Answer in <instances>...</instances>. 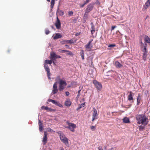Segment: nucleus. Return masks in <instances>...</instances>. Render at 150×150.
Masks as SVG:
<instances>
[{"label":"nucleus","instance_id":"f257e3e1","mask_svg":"<svg viewBox=\"0 0 150 150\" xmlns=\"http://www.w3.org/2000/svg\"><path fill=\"white\" fill-rule=\"evenodd\" d=\"M136 118L137 121V124H142L144 126L147 125L149 122L148 121V118L144 114L139 115H137Z\"/></svg>","mask_w":150,"mask_h":150},{"label":"nucleus","instance_id":"f03ea898","mask_svg":"<svg viewBox=\"0 0 150 150\" xmlns=\"http://www.w3.org/2000/svg\"><path fill=\"white\" fill-rule=\"evenodd\" d=\"M61 141L66 145L68 144V139L65 137V135L61 132L59 131L58 132Z\"/></svg>","mask_w":150,"mask_h":150},{"label":"nucleus","instance_id":"7ed1b4c3","mask_svg":"<svg viewBox=\"0 0 150 150\" xmlns=\"http://www.w3.org/2000/svg\"><path fill=\"white\" fill-rule=\"evenodd\" d=\"M66 123L68 126H65V127L66 128L69 129L72 132H74L75 129L76 127V125L73 123L70 122L68 121H67L66 122Z\"/></svg>","mask_w":150,"mask_h":150},{"label":"nucleus","instance_id":"20e7f679","mask_svg":"<svg viewBox=\"0 0 150 150\" xmlns=\"http://www.w3.org/2000/svg\"><path fill=\"white\" fill-rule=\"evenodd\" d=\"M59 84V91H62L66 87L67 84L65 81L60 80V81L58 82Z\"/></svg>","mask_w":150,"mask_h":150},{"label":"nucleus","instance_id":"39448f33","mask_svg":"<svg viewBox=\"0 0 150 150\" xmlns=\"http://www.w3.org/2000/svg\"><path fill=\"white\" fill-rule=\"evenodd\" d=\"M93 83L98 92L101 90L102 88V86L100 82L95 80L93 81Z\"/></svg>","mask_w":150,"mask_h":150},{"label":"nucleus","instance_id":"423d86ee","mask_svg":"<svg viewBox=\"0 0 150 150\" xmlns=\"http://www.w3.org/2000/svg\"><path fill=\"white\" fill-rule=\"evenodd\" d=\"M147 44L145 42L144 45V43L142 42V40L140 42V46L141 48H143V49L142 50V51L144 53V55H145L147 53Z\"/></svg>","mask_w":150,"mask_h":150},{"label":"nucleus","instance_id":"0eeeda50","mask_svg":"<svg viewBox=\"0 0 150 150\" xmlns=\"http://www.w3.org/2000/svg\"><path fill=\"white\" fill-rule=\"evenodd\" d=\"M57 82H56L54 83L53 85V89L52 90V93L54 94H56L58 91L59 89H58L57 88Z\"/></svg>","mask_w":150,"mask_h":150},{"label":"nucleus","instance_id":"6e6552de","mask_svg":"<svg viewBox=\"0 0 150 150\" xmlns=\"http://www.w3.org/2000/svg\"><path fill=\"white\" fill-rule=\"evenodd\" d=\"M93 112L92 115V121H93L97 119L98 117V113L97 110L95 108H93Z\"/></svg>","mask_w":150,"mask_h":150},{"label":"nucleus","instance_id":"1a4fd4ad","mask_svg":"<svg viewBox=\"0 0 150 150\" xmlns=\"http://www.w3.org/2000/svg\"><path fill=\"white\" fill-rule=\"evenodd\" d=\"M92 41V40L90 41L85 46V47L87 51H90L91 50L92 47V45L91 44V43Z\"/></svg>","mask_w":150,"mask_h":150},{"label":"nucleus","instance_id":"9d476101","mask_svg":"<svg viewBox=\"0 0 150 150\" xmlns=\"http://www.w3.org/2000/svg\"><path fill=\"white\" fill-rule=\"evenodd\" d=\"M150 6V0H147L145 4L143 5L142 11H145Z\"/></svg>","mask_w":150,"mask_h":150},{"label":"nucleus","instance_id":"9b49d317","mask_svg":"<svg viewBox=\"0 0 150 150\" xmlns=\"http://www.w3.org/2000/svg\"><path fill=\"white\" fill-rule=\"evenodd\" d=\"M134 93L131 91L129 92V94L127 96L128 100L131 103H133L134 102L133 101V95Z\"/></svg>","mask_w":150,"mask_h":150},{"label":"nucleus","instance_id":"f8f14e48","mask_svg":"<svg viewBox=\"0 0 150 150\" xmlns=\"http://www.w3.org/2000/svg\"><path fill=\"white\" fill-rule=\"evenodd\" d=\"M57 28L58 29H60L61 28V23L59 20L57 18V20L55 24Z\"/></svg>","mask_w":150,"mask_h":150},{"label":"nucleus","instance_id":"ddd939ff","mask_svg":"<svg viewBox=\"0 0 150 150\" xmlns=\"http://www.w3.org/2000/svg\"><path fill=\"white\" fill-rule=\"evenodd\" d=\"M93 7V5L91 4H90L89 5L87 6V7L86 8V13H88L89 12L91 11Z\"/></svg>","mask_w":150,"mask_h":150},{"label":"nucleus","instance_id":"4468645a","mask_svg":"<svg viewBox=\"0 0 150 150\" xmlns=\"http://www.w3.org/2000/svg\"><path fill=\"white\" fill-rule=\"evenodd\" d=\"M47 133L46 132H45L44 133V137L42 140V142H43L44 144H45L47 142Z\"/></svg>","mask_w":150,"mask_h":150},{"label":"nucleus","instance_id":"2eb2a0df","mask_svg":"<svg viewBox=\"0 0 150 150\" xmlns=\"http://www.w3.org/2000/svg\"><path fill=\"white\" fill-rule=\"evenodd\" d=\"M56 54L54 52H52L50 53V59L51 60L55 59Z\"/></svg>","mask_w":150,"mask_h":150},{"label":"nucleus","instance_id":"dca6fc26","mask_svg":"<svg viewBox=\"0 0 150 150\" xmlns=\"http://www.w3.org/2000/svg\"><path fill=\"white\" fill-rule=\"evenodd\" d=\"M39 130L40 132H42L43 129L42 123L40 120H39L38 122Z\"/></svg>","mask_w":150,"mask_h":150},{"label":"nucleus","instance_id":"f3484780","mask_svg":"<svg viewBox=\"0 0 150 150\" xmlns=\"http://www.w3.org/2000/svg\"><path fill=\"white\" fill-rule=\"evenodd\" d=\"M115 66L117 68H120L122 66V65L118 61H117L115 62Z\"/></svg>","mask_w":150,"mask_h":150},{"label":"nucleus","instance_id":"a211bd4d","mask_svg":"<svg viewBox=\"0 0 150 150\" xmlns=\"http://www.w3.org/2000/svg\"><path fill=\"white\" fill-rule=\"evenodd\" d=\"M62 35L60 33H56L53 39L54 40L60 38L62 37Z\"/></svg>","mask_w":150,"mask_h":150},{"label":"nucleus","instance_id":"6ab92c4d","mask_svg":"<svg viewBox=\"0 0 150 150\" xmlns=\"http://www.w3.org/2000/svg\"><path fill=\"white\" fill-rule=\"evenodd\" d=\"M62 43L63 44L66 43H74L73 40H64L62 42Z\"/></svg>","mask_w":150,"mask_h":150},{"label":"nucleus","instance_id":"aec40b11","mask_svg":"<svg viewBox=\"0 0 150 150\" xmlns=\"http://www.w3.org/2000/svg\"><path fill=\"white\" fill-rule=\"evenodd\" d=\"M123 122L126 123H128L130 122L129 119L127 117H125L123 119Z\"/></svg>","mask_w":150,"mask_h":150},{"label":"nucleus","instance_id":"412c9836","mask_svg":"<svg viewBox=\"0 0 150 150\" xmlns=\"http://www.w3.org/2000/svg\"><path fill=\"white\" fill-rule=\"evenodd\" d=\"M141 99V94L139 93L137 98V105H139L140 103Z\"/></svg>","mask_w":150,"mask_h":150},{"label":"nucleus","instance_id":"4be33fe9","mask_svg":"<svg viewBox=\"0 0 150 150\" xmlns=\"http://www.w3.org/2000/svg\"><path fill=\"white\" fill-rule=\"evenodd\" d=\"M144 40L145 43H148L150 41V38L148 36L145 35L144 38Z\"/></svg>","mask_w":150,"mask_h":150},{"label":"nucleus","instance_id":"5701e85b","mask_svg":"<svg viewBox=\"0 0 150 150\" xmlns=\"http://www.w3.org/2000/svg\"><path fill=\"white\" fill-rule=\"evenodd\" d=\"M91 24H92L91 27V32L92 34H93V33H94L95 32V29L94 26L93 24V23H92Z\"/></svg>","mask_w":150,"mask_h":150},{"label":"nucleus","instance_id":"b1692460","mask_svg":"<svg viewBox=\"0 0 150 150\" xmlns=\"http://www.w3.org/2000/svg\"><path fill=\"white\" fill-rule=\"evenodd\" d=\"M65 105L68 107L70 106L71 105V103L70 101L67 100L65 102Z\"/></svg>","mask_w":150,"mask_h":150},{"label":"nucleus","instance_id":"393cba45","mask_svg":"<svg viewBox=\"0 0 150 150\" xmlns=\"http://www.w3.org/2000/svg\"><path fill=\"white\" fill-rule=\"evenodd\" d=\"M44 67L45 68V69L46 71L47 72L50 71V69L49 67H48V66L47 64H44Z\"/></svg>","mask_w":150,"mask_h":150},{"label":"nucleus","instance_id":"a878e982","mask_svg":"<svg viewBox=\"0 0 150 150\" xmlns=\"http://www.w3.org/2000/svg\"><path fill=\"white\" fill-rule=\"evenodd\" d=\"M80 54L81 56L82 59L83 60L84 59V53L83 50H81L80 52Z\"/></svg>","mask_w":150,"mask_h":150},{"label":"nucleus","instance_id":"bb28decb","mask_svg":"<svg viewBox=\"0 0 150 150\" xmlns=\"http://www.w3.org/2000/svg\"><path fill=\"white\" fill-rule=\"evenodd\" d=\"M52 63V60H46L45 61L44 64H51Z\"/></svg>","mask_w":150,"mask_h":150},{"label":"nucleus","instance_id":"cd10ccee","mask_svg":"<svg viewBox=\"0 0 150 150\" xmlns=\"http://www.w3.org/2000/svg\"><path fill=\"white\" fill-rule=\"evenodd\" d=\"M63 80L61 79L60 78V76H57L56 79L55 80L58 83L59 81H60V80Z\"/></svg>","mask_w":150,"mask_h":150},{"label":"nucleus","instance_id":"c85d7f7f","mask_svg":"<svg viewBox=\"0 0 150 150\" xmlns=\"http://www.w3.org/2000/svg\"><path fill=\"white\" fill-rule=\"evenodd\" d=\"M49 102H52L53 104L55 105L57 101L52 100V99H48V100Z\"/></svg>","mask_w":150,"mask_h":150},{"label":"nucleus","instance_id":"c756f323","mask_svg":"<svg viewBox=\"0 0 150 150\" xmlns=\"http://www.w3.org/2000/svg\"><path fill=\"white\" fill-rule=\"evenodd\" d=\"M85 106V103L81 104L79 106L77 110H79V109H81V108L84 107Z\"/></svg>","mask_w":150,"mask_h":150},{"label":"nucleus","instance_id":"7c9ffc66","mask_svg":"<svg viewBox=\"0 0 150 150\" xmlns=\"http://www.w3.org/2000/svg\"><path fill=\"white\" fill-rule=\"evenodd\" d=\"M55 105L59 106L60 107H62V105L59 102L57 101Z\"/></svg>","mask_w":150,"mask_h":150},{"label":"nucleus","instance_id":"2f4dec72","mask_svg":"<svg viewBox=\"0 0 150 150\" xmlns=\"http://www.w3.org/2000/svg\"><path fill=\"white\" fill-rule=\"evenodd\" d=\"M55 105L59 106L60 107H62V105L59 102L57 101Z\"/></svg>","mask_w":150,"mask_h":150},{"label":"nucleus","instance_id":"473e14b6","mask_svg":"<svg viewBox=\"0 0 150 150\" xmlns=\"http://www.w3.org/2000/svg\"><path fill=\"white\" fill-rule=\"evenodd\" d=\"M144 129V127L142 125H140L139 126V131H143Z\"/></svg>","mask_w":150,"mask_h":150},{"label":"nucleus","instance_id":"72a5a7b5","mask_svg":"<svg viewBox=\"0 0 150 150\" xmlns=\"http://www.w3.org/2000/svg\"><path fill=\"white\" fill-rule=\"evenodd\" d=\"M41 109L42 110L44 109L47 110H49V108L47 107L44 106H43L41 107Z\"/></svg>","mask_w":150,"mask_h":150},{"label":"nucleus","instance_id":"f704fd0d","mask_svg":"<svg viewBox=\"0 0 150 150\" xmlns=\"http://www.w3.org/2000/svg\"><path fill=\"white\" fill-rule=\"evenodd\" d=\"M54 1H51V5H50V7L52 9L53 8L54 5Z\"/></svg>","mask_w":150,"mask_h":150},{"label":"nucleus","instance_id":"c9c22d12","mask_svg":"<svg viewBox=\"0 0 150 150\" xmlns=\"http://www.w3.org/2000/svg\"><path fill=\"white\" fill-rule=\"evenodd\" d=\"M68 15L69 16L73 15V12L72 11H69L68 12Z\"/></svg>","mask_w":150,"mask_h":150},{"label":"nucleus","instance_id":"e433bc0d","mask_svg":"<svg viewBox=\"0 0 150 150\" xmlns=\"http://www.w3.org/2000/svg\"><path fill=\"white\" fill-rule=\"evenodd\" d=\"M51 75V73L50 72V71L47 72V76L48 79H51V78L50 77V76Z\"/></svg>","mask_w":150,"mask_h":150},{"label":"nucleus","instance_id":"4c0bfd02","mask_svg":"<svg viewBox=\"0 0 150 150\" xmlns=\"http://www.w3.org/2000/svg\"><path fill=\"white\" fill-rule=\"evenodd\" d=\"M115 46V44H111L108 46V47H113Z\"/></svg>","mask_w":150,"mask_h":150},{"label":"nucleus","instance_id":"58836bf2","mask_svg":"<svg viewBox=\"0 0 150 150\" xmlns=\"http://www.w3.org/2000/svg\"><path fill=\"white\" fill-rule=\"evenodd\" d=\"M58 51L59 52L62 53L63 52H66V50L59 49L58 50Z\"/></svg>","mask_w":150,"mask_h":150},{"label":"nucleus","instance_id":"ea45409f","mask_svg":"<svg viewBox=\"0 0 150 150\" xmlns=\"http://www.w3.org/2000/svg\"><path fill=\"white\" fill-rule=\"evenodd\" d=\"M50 33V31L48 29H46L45 30V33L46 35L48 34H49Z\"/></svg>","mask_w":150,"mask_h":150},{"label":"nucleus","instance_id":"a19ab883","mask_svg":"<svg viewBox=\"0 0 150 150\" xmlns=\"http://www.w3.org/2000/svg\"><path fill=\"white\" fill-rule=\"evenodd\" d=\"M91 129L93 131L95 130L96 129V126H92L91 127Z\"/></svg>","mask_w":150,"mask_h":150},{"label":"nucleus","instance_id":"79ce46f5","mask_svg":"<svg viewBox=\"0 0 150 150\" xmlns=\"http://www.w3.org/2000/svg\"><path fill=\"white\" fill-rule=\"evenodd\" d=\"M47 131L49 132H54V131L53 130L51 129L50 128H49L48 129Z\"/></svg>","mask_w":150,"mask_h":150},{"label":"nucleus","instance_id":"37998d69","mask_svg":"<svg viewBox=\"0 0 150 150\" xmlns=\"http://www.w3.org/2000/svg\"><path fill=\"white\" fill-rule=\"evenodd\" d=\"M66 52H67V54H68V55H71L72 54V52H70L69 50H66Z\"/></svg>","mask_w":150,"mask_h":150},{"label":"nucleus","instance_id":"c03bdc74","mask_svg":"<svg viewBox=\"0 0 150 150\" xmlns=\"http://www.w3.org/2000/svg\"><path fill=\"white\" fill-rule=\"evenodd\" d=\"M88 13H86V11H85V13L84 14V17L86 18H87V15Z\"/></svg>","mask_w":150,"mask_h":150},{"label":"nucleus","instance_id":"a18cd8bd","mask_svg":"<svg viewBox=\"0 0 150 150\" xmlns=\"http://www.w3.org/2000/svg\"><path fill=\"white\" fill-rule=\"evenodd\" d=\"M69 93L68 91H66L65 92V94L66 96H68L69 95Z\"/></svg>","mask_w":150,"mask_h":150},{"label":"nucleus","instance_id":"49530a36","mask_svg":"<svg viewBox=\"0 0 150 150\" xmlns=\"http://www.w3.org/2000/svg\"><path fill=\"white\" fill-rule=\"evenodd\" d=\"M98 150H103L102 147L99 146L98 148Z\"/></svg>","mask_w":150,"mask_h":150},{"label":"nucleus","instance_id":"de8ad7c7","mask_svg":"<svg viewBox=\"0 0 150 150\" xmlns=\"http://www.w3.org/2000/svg\"><path fill=\"white\" fill-rule=\"evenodd\" d=\"M116 27L115 26H112L111 30H114V29Z\"/></svg>","mask_w":150,"mask_h":150},{"label":"nucleus","instance_id":"09e8293b","mask_svg":"<svg viewBox=\"0 0 150 150\" xmlns=\"http://www.w3.org/2000/svg\"><path fill=\"white\" fill-rule=\"evenodd\" d=\"M60 12H61V14H60L61 15H64V13L62 11H60Z\"/></svg>","mask_w":150,"mask_h":150},{"label":"nucleus","instance_id":"8fccbe9b","mask_svg":"<svg viewBox=\"0 0 150 150\" xmlns=\"http://www.w3.org/2000/svg\"><path fill=\"white\" fill-rule=\"evenodd\" d=\"M86 4V3H84L83 4L81 5V7H83Z\"/></svg>","mask_w":150,"mask_h":150},{"label":"nucleus","instance_id":"3c124183","mask_svg":"<svg viewBox=\"0 0 150 150\" xmlns=\"http://www.w3.org/2000/svg\"><path fill=\"white\" fill-rule=\"evenodd\" d=\"M61 56H59V55H56V58H61Z\"/></svg>","mask_w":150,"mask_h":150},{"label":"nucleus","instance_id":"603ef678","mask_svg":"<svg viewBox=\"0 0 150 150\" xmlns=\"http://www.w3.org/2000/svg\"><path fill=\"white\" fill-rule=\"evenodd\" d=\"M52 60V62L54 64H55V63L54 62V61H55V59H53V60Z\"/></svg>","mask_w":150,"mask_h":150},{"label":"nucleus","instance_id":"864d4df0","mask_svg":"<svg viewBox=\"0 0 150 150\" xmlns=\"http://www.w3.org/2000/svg\"><path fill=\"white\" fill-rule=\"evenodd\" d=\"M90 0H86V2H84V3H86V4H87V3H88Z\"/></svg>","mask_w":150,"mask_h":150},{"label":"nucleus","instance_id":"5fc2aeb1","mask_svg":"<svg viewBox=\"0 0 150 150\" xmlns=\"http://www.w3.org/2000/svg\"><path fill=\"white\" fill-rule=\"evenodd\" d=\"M80 91H81V90H79V91H78V95H77V96H79V94H80Z\"/></svg>","mask_w":150,"mask_h":150},{"label":"nucleus","instance_id":"6e6d98bb","mask_svg":"<svg viewBox=\"0 0 150 150\" xmlns=\"http://www.w3.org/2000/svg\"><path fill=\"white\" fill-rule=\"evenodd\" d=\"M60 150H64V149L62 147H60Z\"/></svg>","mask_w":150,"mask_h":150},{"label":"nucleus","instance_id":"4d7b16f0","mask_svg":"<svg viewBox=\"0 0 150 150\" xmlns=\"http://www.w3.org/2000/svg\"><path fill=\"white\" fill-rule=\"evenodd\" d=\"M51 28L52 29H54V26L53 25H52L51 26Z\"/></svg>","mask_w":150,"mask_h":150},{"label":"nucleus","instance_id":"13d9d810","mask_svg":"<svg viewBox=\"0 0 150 150\" xmlns=\"http://www.w3.org/2000/svg\"><path fill=\"white\" fill-rule=\"evenodd\" d=\"M65 47H67L68 48L69 47V46L68 45H65Z\"/></svg>","mask_w":150,"mask_h":150},{"label":"nucleus","instance_id":"bf43d9fd","mask_svg":"<svg viewBox=\"0 0 150 150\" xmlns=\"http://www.w3.org/2000/svg\"><path fill=\"white\" fill-rule=\"evenodd\" d=\"M79 35V34L77 33L76 34V36H77Z\"/></svg>","mask_w":150,"mask_h":150},{"label":"nucleus","instance_id":"052dcab7","mask_svg":"<svg viewBox=\"0 0 150 150\" xmlns=\"http://www.w3.org/2000/svg\"><path fill=\"white\" fill-rule=\"evenodd\" d=\"M51 1H55V0H51Z\"/></svg>","mask_w":150,"mask_h":150},{"label":"nucleus","instance_id":"680f3d73","mask_svg":"<svg viewBox=\"0 0 150 150\" xmlns=\"http://www.w3.org/2000/svg\"><path fill=\"white\" fill-rule=\"evenodd\" d=\"M148 43H149V45H150V41Z\"/></svg>","mask_w":150,"mask_h":150},{"label":"nucleus","instance_id":"e2e57ef3","mask_svg":"<svg viewBox=\"0 0 150 150\" xmlns=\"http://www.w3.org/2000/svg\"><path fill=\"white\" fill-rule=\"evenodd\" d=\"M47 1H49V2H50V0H47Z\"/></svg>","mask_w":150,"mask_h":150},{"label":"nucleus","instance_id":"0e129e2a","mask_svg":"<svg viewBox=\"0 0 150 150\" xmlns=\"http://www.w3.org/2000/svg\"><path fill=\"white\" fill-rule=\"evenodd\" d=\"M91 64H92L93 63V62H92V60L91 61Z\"/></svg>","mask_w":150,"mask_h":150},{"label":"nucleus","instance_id":"69168bd1","mask_svg":"<svg viewBox=\"0 0 150 150\" xmlns=\"http://www.w3.org/2000/svg\"><path fill=\"white\" fill-rule=\"evenodd\" d=\"M131 105H129V107H131Z\"/></svg>","mask_w":150,"mask_h":150},{"label":"nucleus","instance_id":"338daca9","mask_svg":"<svg viewBox=\"0 0 150 150\" xmlns=\"http://www.w3.org/2000/svg\"><path fill=\"white\" fill-rule=\"evenodd\" d=\"M49 150H52L51 149H49Z\"/></svg>","mask_w":150,"mask_h":150},{"label":"nucleus","instance_id":"774afa93","mask_svg":"<svg viewBox=\"0 0 150 150\" xmlns=\"http://www.w3.org/2000/svg\"><path fill=\"white\" fill-rule=\"evenodd\" d=\"M113 149V148H111V149Z\"/></svg>","mask_w":150,"mask_h":150}]
</instances>
